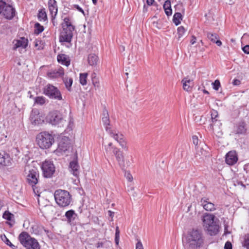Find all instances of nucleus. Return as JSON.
<instances>
[{
  "label": "nucleus",
  "instance_id": "obj_1",
  "mask_svg": "<svg viewBox=\"0 0 249 249\" xmlns=\"http://www.w3.org/2000/svg\"><path fill=\"white\" fill-rule=\"evenodd\" d=\"M183 243L186 249H202L205 245V237L201 229L194 228L187 232Z\"/></svg>",
  "mask_w": 249,
  "mask_h": 249
},
{
  "label": "nucleus",
  "instance_id": "obj_2",
  "mask_svg": "<svg viewBox=\"0 0 249 249\" xmlns=\"http://www.w3.org/2000/svg\"><path fill=\"white\" fill-rule=\"evenodd\" d=\"M61 25L63 30L60 33L59 41L60 42H71L75 27L72 24L70 18L69 17L64 18Z\"/></svg>",
  "mask_w": 249,
  "mask_h": 249
},
{
  "label": "nucleus",
  "instance_id": "obj_3",
  "mask_svg": "<svg viewBox=\"0 0 249 249\" xmlns=\"http://www.w3.org/2000/svg\"><path fill=\"white\" fill-rule=\"evenodd\" d=\"M213 214L206 213L203 215L202 219L203 228L210 235H215L218 231L219 226Z\"/></svg>",
  "mask_w": 249,
  "mask_h": 249
},
{
  "label": "nucleus",
  "instance_id": "obj_4",
  "mask_svg": "<svg viewBox=\"0 0 249 249\" xmlns=\"http://www.w3.org/2000/svg\"><path fill=\"white\" fill-rule=\"evenodd\" d=\"M36 142L40 148L45 149L49 148L54 140L52 135L46 132H43L36 136Z\"/></svg>",
  "mask_w": 249,
  "mask_h": 249
},
{
  "label": "nucleus",
  "instance_id": "obj_5",
  "mask_svg": "<svg viewBox=\"0 0 249 249\" xmlns=\"http://www.w3.org/2000/svg\"><path fill=\"white\" fill-rule=\"evenodd\" d=\"M54 196L56 203L61 207L68 206L71 201V196L67 191L57 190L55 191Z\"/></svg>",
  "mask_w": 249,
  "mask_h": 249
},
{
  "label": "nucleus",
  "instance_id": "obj_6",
  "mask_svg": "<svg viewBox=\"0 0 249 249\" xmlns=\"http://www.w3.org/2000/svg\"><path fill=\"white\" fill-rule=\"evenodd\" d=\"M43 93L50 98L60 101L63 100L60 90L51 84H47L43 89Z\"/></svg>",
  "mask_w": 249,
  "mask_h": 249
},
{
  "label": "nucleus",
  "instance_id": "obj_7",
  "mask_svg": "<svg viewBox=\"0 0 249 249\" xmlns=\"http://www.w3.org/2000/svg\"><path fill=\"white\" fill-rule=\"evenodd\" d=\"M107 132L109 135L116 140L122 147V148L125 150H128V147L126 145V142L123 135L117 133L115 131L111 129V127H107Z\"/></svg>",
  "mask_w": 249,
  "mask_h": 249
},
{
  "label": "nucleus",
  "instance_id": "obj_8",
  "mask_svg": "<svg viewBox=\"0 0 249 249\" xmlns=\"http://www.w3.org/2000/svg\"><path fill=\"white\" fill-rule=\"evenodd\" d=\"M47 119L53 125H56L63 121V116L59 111H53L49 114Z\"/></svg>",
  "mask_w": 249,
  "mask_h": 249
},
{
  "label": "nucleus",
  "instance_id": "obj_9",
  "mask_svg": "<svg viewBox=\"0 0 249 249\" xmlns=\"http://www.w3.org/2000/svg\"><path fill=\"white\" fill-rule=\"evenodd\" d=\"M18 240L20 243L25 247H27L35 242H37L36 240L32 238L26 232H22L18 236Z\"/></svg>",
  "mask_w": 249,
  "mask_h": 249
},
{
  "label": "nucleus",
  "instance_id": "obj_10",
  "mask_svg": "<svg viewBox=\"0 0 249 249\" xmlns=\"http://www.w3.org/2000/svg\"><path fill=\"white\" fill-rule=\"evenodd\" d=\"M2 14L6 19H11L16 15V10L11 5L5 3Z\"/></svg>",
  "mask_w": 249,
  "mask_h": 249
},
{
  "label": "nucleus",
  "instance_id": "obj_11",
  "mask_svg": "<svg viewBox=\"0 0 249 249\" xmlns=\"http://www.w3.org/2000/svg\"><path fill=\"white\" fill-rule=\"evenodd\" d=\"M39 175L37 172H29L27 176V181L29 185L32 186L34 192H35V186L38 183Z\"/></svg>",
  "mask_w": 249,
  "mask_h": 249
},
{
  "label": "nucleus",
  "instance_id": "obj_12",
  "mask_svg": "<svg viewBox=\"0 0 249 249\" xmlns=\"http://www.w3.org/2000/svg\"><path fill=\"white\" fill-rule=\"evenodd\" d=\"M113 154L122 169L125 170L124 169L125 166L124 165V158L123 152L118 148H113Z\"/></svg>",
  "mask_w": 249,
  "mask_h": 249
},
{
  "label": "nucleus",
  "instance_id": "obj_13",
  "mask_svg": "<svg viewBox=\"0 0 249 249\" xmlns=\"http://www.w3.org/2000/svg\"><path fill=\"white\" fill-rule=\"evenodd\" d=\"M238 160L237 154L235 151H231L226 155L225 161L227 164L232 165Z\"/></svg>",
  "mask_w": 249,
  "mask_h": 249
},
{
  "label": "nucleus",
  "instance_id": "obj_14",
  "mask_svg": "<svg viewBox=\"0 0 249 249\" xmlns=\"http://www.w3.org/2000/svg\"><path fill=\"white\" fill-rule=\"evenodd\" d=\"M200 205L207 211H213L216 210L215 205L210 202L209 199L206 197L202 198L200 200Z\"/></svg>",
  "mask_w": 249,
  "mask_h": 249
},
{
  "label": "nucleus",
  "instance_id": "obj_15",
  "mask_svg": "<svg viewBox=\"0 0 249 249\" xmlns=\"http://www.w3.org/2000/svg\"><path fill=\"white\" fill-rule=\"evenodd\" d=\"M40 167L42 171H55V168L53 161L50 160H46L44 161H43Z\"/></svg>",
  "mask_w": 249,
  "mask_h": 249
},
{
  "label": "nucleus",
  "instance_id": "obj_16",
  "mask_svg": "<svg viewBox=\"0 0 249 249\" xmlns=\"http://www.w3.org/2000/svg\"><path fill=\"white\" fill-rule=\"evenodd\" d=\"M30 121L34 125L38 124L43 122V120L40 118L38 110H35L32 111L30 115Z\"/></svg>",
  "mask_w": 249,
  "mask_h": 249
},
{
  "label": "nucleus",
  "instance_id": "obj_17",
  "mask_svg": "<svg viewBox=\"0 0 249 249\" xmlns=\"http://www.w3.org/2000/svg\"><path fill=\"white\" fill-rule=\"evenodd\" d=\"M70 148V142L68 141H64L61 140L58 143V148L56 149L57 152H61L63 154L66 153Z\"/></svg>",
  "mask_w": 249,
  "mask_h": 249
},
{
  "label": "nucleus",
  "instance_id": "obj_18",
  "mask_svg": "<svg viewBox=\"0 0 249 249\" xmlns=\"http://www.w3.org/2000/svg\"><path fill=\"white\" fill-rule=\"evenodd\" d=\"M64 74V70L60 67L58 69L52 70L48 72L47 75L51 78H57L62 77Z\"/></svg>",
  "mask_w": 249,
  "mask_h": 249
},
{
  "label": "nucleus",
  "instance_id": "obj_19",
  "mask_svg": "<svg viewBox=\"0 0 249 249\" xmlns=\"http://www.w3.org/2000/svg\"><path fill=\"white\" fill-rule=\"evenodd\" d=\"M49 9L52 18H55L57 13V6L55 0H49L48 2Z\"/></svg>",
  "mask_w": 249,
  "mask_h": 249
},
{
  "label": "nucleus",
  "instance_id": "obj_20",
  "mask_svg": "<svg viewBox=\"0 0 249 249\" xmlns=\"http://www.w3.org/2000/svg\"><path fill=\"white\" fill-rule=\"evenodd\" d=\"M13 44L14 50H16L17 48L20 47L23 48H25L28 45V40L24 37H21L19 40H14Z\"/></svg>",
  "mask_w": 249,
  "mask_h": 249
},
{
  "label": "nucleus",
  "instance_id": "obj_21",
  "mask_svg": "<svg viewBox=\"0 0 249 249\" xmlns=\"http://www.w3.org/2000/svg\"><path fill=\"white\" fill-rule=\"evenodd\" d=\"M181 83L183 85V89L184 90L187 91H190L192 90L193 86V80H190L187 77L182 80Z\"/></svg>",
  "mask_w": 249,
  "mask_h": 249
},
{
  "label": "nucleus",
  "instance_id": "obj_22",
  "mask_svg": "<svg viewBox=\"0 0 249 249\" xmlns=\"http://www.w3.org/2000/svg\"><path fill=\"white\" fill-rule=\"evenodd\" d=\"M11 159L10 156L5 153H0V164L4 166H8L11 164Z\"/></svg>",
  "mask_w": 249,
  "mask_h": 249
},
{
  "label": "nucleus",
  "instance_id": "obj_23",
  "mask_svg": "<svg viewBox=\"0 0 249 249\" xmlns=\"http://www.w3.org/2000/svg\"><path fill=\"white\" fill-rule=\"evenodd\" d=\"M102 120L103 123V124L105 127L106 130L107 131V127H110L109 126L110 120L108 111L106 108H104L103 111Z\"/></svg>",
  "mask_w": 249,
  "mask_h": 249
},
{
  "label": "nucleus",
  "instance_id": "obj_24",
  "mask_svg": "<svg viewBox=\"0 0 249 249\" xmlns=\"http://www.w3.org/2000/svg\"><path fill=\"white\" fill-rule=\"evenodd\" d=\"M206 34L207 38L212 42L215 43L218 46H220L222 45L221 41L218 40L219 36L217 34L211 32H207Z\"/></svg>",
  "mask_w": 249,
  "mask_h": 249
},
{
  "label": "nucleus",
  "instance_id": "obj_25",
  "mask_svg": "<svg viewBox=\"0 0 249 249\" xmlns=\"http://www.w3.org/2000/svg\"><path fill=\"white\" fill-rule=\"evenodd\" d=\"M39 164L36 161H32L31 163H28L25 167V171L34 172L37 169Z\"/></svg>",
  "mask_w": 249,
  "mask_h": 249
},
{
  "label": "nucleus",
  "instance_id": "obj_26",
  "mask_svg": "<svg viewBox=\"0 0 249 249\" xmlns=\"http://www.w3.org/2000/svg\"><path fill=\"white\" fill-rule=\"evenodd\" d=\"M65 215L67 218L68 223L71 224L75 219L77 214L75 213L74 211L70 210L66 212Z\"/></svg>",
  "mask_w": 249,
  "mask_h": 249
},
{
  "label": "nucleus",
  "instance_id": "obj_27",
  "mask_svg": "<svg viewBox=\"0 0 249 249\" xmlns=\"http://www.w3.org/2000/svg\"><path fill=\"white\" fill-rule=\"evenodd\" d=\"M218 117V113L217 111L215 110H213L211 113V118L213 122V124H211V126L213 127V130H214V126L216 125L221 124L219 122H217V119L216 118Z\"/></svg>",
  "mask_w": 249,
  "mask_h": 249
},
{
  "label": "nucleus",
  "instance_id": "obj_28",
  "mask_svg": "<svg viewBox=\"0 0 249 249\" xmlns=\"http://www.w3.org/2000/svg\"><path fill=\"white\" fill-rule=\"evenodd\" d=\"M88 60L90 66H96L98 61V57L95 54H90L88 56Z\"/></svg>",
  "mask_w": 249,
  "mask_h": 249
},
{
  "label": "nucleus",
  "instance_id": "obj_29",
  "mask_svg": "<svg viewBox=\"0 0 249 249\" xmlns=\"http://www.w3.org/2000/svg\"><path fill=\"white\" fill-rule=\"evenodd\" d=\"M163 7L166 15L167 16H171L172 14V10L171 9L170 1L169 0H166Z\"/></svg>",
  "mask_w": 249,
  "mask_h": 249
},
{
  "label": "nucleus",
  "instance_id": "obj_30",
  "mask_svg": "<svg viewBox=\"0 0 249 249\" xmlns=\"http://www.w3.org/2000/svg\"><path fill=\"white\" fill-rule=\"evenodd\" d=\"M57 60L59 63L66 66H68L70 64V61L67 60L66 55L64 54H59L57 56Z\"/></svg>",
  "mask_w": 249,
  "mask_h": 249
},
{
  "label": "nucleus",
  "instance_id": "obj_31",
  "mask_svg": "<svg viewBox=\"0 0 249 249\" xmlns=\"http://www.w3.org/2000/svg\"><path fill=\"white\" fill-rule=\"evenodd\" d=\"M246 132V124L244 122H242L237 126L236 133L238 134H244Z\"/></svg>",
  "mask_w": 249,
  "mask_h": 249
},
{
  "label": "nucleus",
  "instance_id": "obj_32",
  "mask_svg": "<svg viewBox=\"0 0 249 249\" xmlns=\"http://www.w3.org/2000/svg\"><path fill=\"white\" fill-rule=\"evenodd\" d=\"M182 20V15L180 13H176L173 17V22L176 25H178Z\"/></svg>",
  "mask_w": 249,
  "mask_h": 249
},
{
  "label": "nucleus",
  "instance_id": "obj_33",
  "mask_svg": "<svg viewBox=\"0 0 249 249\" xmlns=\"http://www.w3.org/2000/svg\"><path fill=\"white\" fill-rule=\"evenodd\" d=\"M63 81L65 85L66 88L69 91L71 90V88L72 84V79L71 78L64 77Z\"/></svg>",
  "mask_w": 249,
  "mask_h": 249
},
{
  "label": "nucleus",
  "instance_id": "obj_34",
  "mask_svg": "<svg viewBox=\"0 0 249 249\" xmlns=\"http://www.w3.org/2000/svg\"><path fill=\"white\" fill-rule=\"evenodd\" d=\"M111 245V243L110 241L106 240L104 242H98L96 244V247L98 248H107L109 246H110Z\"/></svg>",
  "mask_w": 249,
  "mask_h": 249
},
{
  "label": "nucleus",
  "instance_id": "obj_35",
  "mask_svg": "<svg viewBox=\"0 0 249 249\" xmlns=\"http://www.w3.org/2000/svg\"><path fill=\"white\" fill-rule=\"evenodd\" d=\"M69 167L71 169L72 171H77L79 166L77 162L75 160H73L70 163Z\"/></svg>",
  "mask_w": 249,
  "mask_h": 249
},
{
  "label": "nucleus",
  "instance_id": "obj_36",
  "mask_svg": "<svg viewBox=\"0 0 249 249\" xmlns=\"http://www.w3.org/2000/svg\"><path fill=\"white\" fill-rule=\"evenodd\" d=\"M87 73H81L80 74V83L83 86L87 84Z\"/></svg>",
  "mask_w": 249,
  "mask_h": 249
},
{
  "label": "nucleus",
  "instance_id": "obj_37",
  "mask_svg": "<svg viewBox=\"0 0 249 249\" xmlns=\"http://www.w3.org/2000/svg\"><path fill=\"white\" fill-rule=\"evenodd\" d=\"M113 148H116L112 146V142H109L107 145L105 146V152L107 154H109L112 151L113 153Z\"/></svg>",
  "mask_w": 249,
  "mask_h": 249
},
{
  "label": "nucleus",
  "instance_id": "obj_38",
  "mask_svg": "<svg viewBox=\"0 0 249 249\" xmlns=\"http://www.w3.org/2000/svg\"><path fill=\"white\" fill-rule=\"evenodd\" d=\"M35 103L39 105H43L46 102V99L43 96H38L35 98Z\"/></svg>",
  "mask_w": 249,
  "mask_h": 249
},
{
  "label": "nucleus",
  "instance_id": "obj_39",
  "mask_svg": "<svg viewBox=\"0 0 249 249\" xmlns=\"http://www.w3.org/2000/svg\"><path fill=\"white\" fill-rule=\"evenodd\" d=\"M38 18L40 21L46 20L47 19V15L45 11H40L38 14Z\"/></svg>",
  "mask_w": 249,
  "mask_h": 249
},
{
  "label": "nucleus",
  "instance_id": "obj_40",
  "mask_svg": "<svg viewBox=\"0 0 249 249\" xmlns=\"http://www.w3.org/2000/svg\"><path fill=\"white\" fill-rule=\"evenodd\" d=\"M44 30L43 26L40 25L39 23H37L35 24V33L36 34H39Z\"/></svg>",
  "mask_w": 249,
  "mask_h": 249
},
{
  "label": "nucleus",
  "instance_id": "obj_41",
  "mask_svg": "<svg viewBox=\"0 0 249 249\" xmlns=\"http://www.w3.org/2000/svg\"><path fill=\"white\" fill-rule=\"evenodd\" d=\"M196 151L197 153L196 154L198 155L199 156H207V151L206 150H204L203 148L199 147L197 146L196 148Z\"/></svg>",
  "mask_w": 249,
  "mask_h": 249
},
{
  "label": "nucleus",
  "instance_id": "obj_42",
  "mask_svg": "<svg viewBox=\"0 0 249 249\" xmlns=\"http://www.w3.org/2000/svg\"><path fill=\"white\" fill-rule=\"evenodd\" d=\"M14 215L9 212H5L3 214L2 217L4 219H6L8 221H11Z\"/></svg>",
  "mask_w": 249,
  "mask_h": 249
},
{
  "label": "nucleus",
  "instance_id": "obj_43",
  "mask_svg": "<svg viewBox=\"0 0 249 249\" xmlns=\"http://www.w3.org/2000/svg\"><path fill=\"white\" fill-rule=\"evenodd\" d=\"M120 240V231L118 227L116 228L115 242L117 246L119 245Z\"/></svg>",
  "mask_w": 249,
  "mask_h": 249
},
{
  "label": "nucleus",
  "instance_id": "obj_44",
  "mask_svg": "<svg viewBox=\"0 0 249 249\" xmlns=\"http://www.w3.org/2000/svg\"><path fill=\"white\" fill-rule=\"evenodd\" d=\"M26 248V249H40V246L38 242H35L34 243Z\"/></svg>",
  "mask_w": 249,
  "mask_h": 249
},
{
  "label": "nucleus",
  "instance_id": "obj_45",
  "mask_svg": "<svg viewBox=\"0 0 249 249\" xmlns=\"http://www.w3.org/2000/svg\"><path fill=\"white\" fill-rule=\"evenodd\" d=\"M185 30L182 26H180L178 28V38H180L183 36L185 33Z\"/></svg>",
  "mask_w": 249,
  "mask_h": 249
},
{
  "label": "nucleus",
  "instance_id": "obj_46",
  "mask_svg": "<svg viewBox=\"0 0 249 249\" xmlns=\"http://www.w3.org/2000/svg\"><path fill=\"white\" fill-rule=\"evenodd\" d=\"M213 88L216 90H218L219 87H220V83L218 80H216L213 83Z\"/></svg>",
  "mask_w": 249,
  "mask_h": 249
},
{
  "label": "nucleus",
  "instance_id": "obj_47",
  "mask_svg": "<svg viewBox=\"0 0 249 249\" xmlns=\"http://www.w3.org/2000/svg\"><path fill=\"white\" fill-rule=\"evenodd\" d=\"M124 176L128 181L132 182L133 181V178L130 172H125Z\"/></svg>",
  "mask_w": 249,
  "mask_h": 249
},
{
  "label": "nucleus",
  "instance_id": "obj_48",
  "mask_svg": "<svg viewBox=\"0 0 249 249\" xmlns=\"http://www.w3.org/2000/svg\"><path fill=\"white\" fill-rule=\"evenodd\" d=\"M1 239L8 246L9 244V242H11L9 239L6 237L5 234H2L0 236Z\"/></svg>",
  "mask_w": 249,
  "mask_h": 249
},
{
  "label": "nucleus",
  "instance_id": "obj_49",
  "mask_svg": "<svg viewBox=\"0 0 249 249\" xmlns=\"http://www.w3.org/2000/svg\"><path fill=\"white\" fill-rule=\"evenodd\" d=\"M244 245L246 248L249 249V236H247L245 237Z\"/></svg>",
  "mask_w": 249,
  "mask_h": 249
},
{
  "label": "nucleus",
  "instance_id": "obj_50",
  "mask_svg": "<svg viewBox=\"0 0 249 249\" xmlns=\"http://www.w3.org/2000/svg\"><path fill=\"white\" fill-rule=\"evenodd\" d=\"M54 172H43V175L45 178H50L53 176Z\"/></svg>",
  "mask_w": 249,
  "mask_h": 249
},
{
  "label": "nucleus",
  "instance_id": "obj_51",
  "mask_svg": "<svg viewBox=\"0 0 249 249\" xmlns=\"http://www.w3.org/2000/svg\"><path fill=\"white\" fill-rule=\"evenodd\" d=\"M243 51L246 54H249V45H246L242 48Z\"/></svg>",
  "mask_w": 249,
  "mask_h": 249
},
{
  "label": "nucleus",
  "instance_id": "obj_52",
  "mask_svg": "<svg viewBox=\"0 0 249 249\" xmlns=\"http://www.w3.org/2000/svg\"><path fill=\"white\" fill-rule=\"evenodd\" d=\"M192 139H193V142L194 144L196 146H197L198 144V139L197 137L196 136H193L192 137Z\"/></svg>",
  "mask_w": 249,
  "mask_h": 249
},
{
  "label": "nucleus",
  "instance_id": "obj_53",
  "mask_svg": "<svg viewBox=\"0 0 249 249\" xmlns=\"http://www.w3.org/2000/svg\"><path fill=\"white\" fill-rule=\"evenodd\" d=\"M136 249H144L143 245L140 241L137 243L136 245Z\"/></svg>",
  "mask_w": 249,
  "mask_h": 249
},
{
  "label": "nucleus",
  "instance_id": "obj_54",
  "mask_svg": "<svg viewBox=\"0 0 249 249\" xmlns=\"http://www.w3.org/2000/svg\"><path fill=\"white\" fill-rule=\"evenodd\" d=\"M6 2L0 0V14H2V11L4 8V5Z\"/></svg>",
  "mask_w": 249,
  "mask_h": 249
},
{
  "label": "nucleus",
  "instance_id": "obj_55",
  "mask_svg": "<svg viewBox=\"0 0 249 249\" xmlns=\"http://www.w3.org/2000/svg\"><path fill=\"white\" fill-rule=\"evenodd\" d=\"M225 249H232V245L230 242H227L224 246Z\"/></svg>",
  "mask_w": 249,
  "mask_h": 249
},
{
  "label": "nucleus",
  "instance_id": "obj_56",
  "mask_svg": "<svg viewBox=\"0 0 249 249\" xmlns=\"http://www.w3.org/2000/svg\"><path fill=\"white\" fill-rule=\"evenodd\" d=\"M92 83L94 86L95 87H97V88H99L100 87V83L98 79L94 80L92 81Z\"/></svg>",
  "mask_w": 249,
  "mask_h": 249
},
{
  "label": "nucleus",
  "instance_id": "obj_57",
  "mask_svg": "<svg viewBox=\"0 0 249 249\" xmlns=\"http://www.w3.org/2000/svg\"><path fill=\"white\" fill-rule=\"evenodd\" d=\"M248 39H249V35L246 33L244 34L241 38L242 43H243L245 40Z\"/></svg>",
  "mask_w": 249,
  "mask_h": 249
},
{
  "label": "nucleus",
  "instance_id": "obj_58",
  "mask_svg": "<svg viewBox=\"0 0 249 249\" xmlns=\"http://www.w3.org/2000/svg\"><path fill=\"white\" fill-rule=\"evenodd\" d=\"M74 7L77 10H78L79 12H81L83 14H84V10L78 5H74Z\"/></svg>",
  "mask_w": 249,
  "mask_h": 249
},
{
  "label": "nucleus",
  "instance_id": "obj_59",
  "mask_svg": "<svg viewBox=\"0 0 249 249\" xmlns=\"http://www.w3.org/2000/svg\"><path fill=\"white\" fill-rule=\"evenodd\" d=\"M240 83L241 81L238 79H234L232 82V84L236 86L240 85Z\"/></svg>",
  "mask_w": 249,
  "mask_h": 249
},
{
  "label": "nucleus",
  "instance_id": "obj_60",
  "mask_svg": "<svg viewBox=\"0 0 249 249\" xmlns=\"http://www.w3.org/2000/svg\"><path fill=\"white\" fill-rule=\"evenodd\" d=\"M91 79H92V81L94 80H97V79H98L97 77H96V74L95 73V72H93L91 75Z\"/></svg>",
  "mask_w": 249,
  "mask_h": 249
},
{
  "label": "nucleus",
  "instance_id": "obj_61",
  "mask_svg": "<svg viewBox=\"0 0 249 249\" xmlns=\"http://www.w3.org/2000/svg\"><path fill=\"white\" fill-rule=\"evenodd\" d=\"M154 2V0H146V3L148 5H151Z\"/></svg>",
  "mask_w": 249,
  "mask_h": 249
},
{
  "label": "nucleus",
  "instance_id": "obj_62",
  "mask_svg": "<svg viewBox=\"0 0 249 249\" xmlns=\"http://www.w3.org/2000/svg\"><path fill=\"white\" fill-rule=\"evenodd\" d=\"M196 37L194 36H192V39L191 40V43L192 44H194L196 42Z\"/></svg>",
  "mask_w": 249,
  "mask_h": 249
},
{
  "label": "nucleus",
  "instance_id": "obj_63",
  "mask_svg": "<svg viewBox=\"0 0 249 249\" xmlns=\"http://www.w3.org/2000/svg\"><path fill=\"white\" fill-rule=\"evenodd\" d=\"M10 246L12 249H17V247L15 246L14 245L12 244L11 242H9V244L8 245Z\"/></svg>",
  "mask_w": 249,
  "mask_h": 249
},
{
  "label": "nucleus",
  "instance_id": "obj_64",
  "mask_svg": "<svg viewBox=\"0 0 249 249\" xmlns=\"http://www.w3.org/2000/svg\"><path fill=\"white\" fill-rule=\"evenodd\" d=\"M143 12H146L147 11V7H146V6L144 4L143 5Z\"/></svg>",
  "mask_w": 249,
  "mask_h": 249
}]
</instances>
